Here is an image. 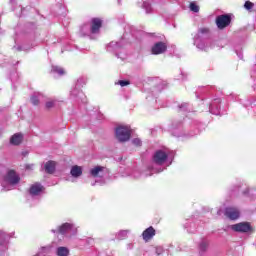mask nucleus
<instances>
[{
    "label": "nucleus",
    "instance_id": "obj_1",
    "mask_svg": "<svg viewBox=\"0 0 256 256\" xmlns=\"http://www.w3.org/2000/svg\"><path fill=\"white\" fill-rule=\"evenodd\" d=\"M115 135L120 143H125L131 139V128L129 126H118Z\"/></svg>",
    "mask_w": 256,
    "mask_h": 256
},
{
    "label": "nucleus",
    "instance_id": "obj_2",
    "mask_svg": "<svg viewBox=\"0 0 256 256\" xmlns=\"http://www.w3.org/2000/svg\"><path fill=\"white\" fill-rule=\"evenodd\" d=\"M232 231L236 233H250L253 232V227L249 222H240L231 226Z\"/></svg>",
    "mask_w": 256,
    "mask_h": 256
},
{
    "label": "nucleus",
    "instance_id": "obj_3",
    "mask_svg": "<svg viewBox=\"0 0 256 256\" xmlns=\"http://www.w3.org/2000/svg\"><path fill=\"white\" fill-rule=\"evenodd\" d=\"M216 25L218 29L223 30L231 25V15L222 14L216 17Z\"/></svg>",
    "mask_w": 256,
    "mask_h": 256
},
{
    "label": "nucleus",
    "instance_id": "obj_4",
    "mask_svg": "<svg viewBox=\"0 0 256 256\" xmlns=\"http://www.w3.org/2000/svg\"><path fill=\"white\" fill-rule=\"evenodd\" d=\"M4 181L9 185H17L21 181V177L15 170H8L4 176Z\"/></svg>",
    "mask_w": 256,
    "mask_h": 256
},
{
    "label": "nucleus",
    "instance_id": "obj_5",
    "mask_svg": "<svg viewBox=\"0 0 256 256\" xmlns=\"http://www.w3.org/2000/svg\"><path fill=\"white\" fill-rule=\"evenodd\" d=\"M224 215L227 219H230V221H237V219L241 217V212L235 207H227L224 210Z\"/></svg>",
    "mask_w": 256,
    "mask_h": 256
},
{
    "label": "nucleus",
    "instance_id": "obj_6",
    "mask_svg": "<svg viewBox=\"0 0 256 256\" xmlns=\"http://www.w3.org/2000/svg\"><path fill=\"white\" fill-rule=\"evenodd\" d=\"M167 51V44L165 42H157L151 49L152 55H161Z\"/></svg>",
    "mask_w": 256,
    "mask_h": 256
},
{
    "label": "nucleus",
    "instance_id": "obj_7",
    "mask_svg": "<svg viewBox=\"0 0 256 256\" xmlns=\"http://www.w3.org/2000/svg\"><path fill=\"white\" fill-rule=\"evenodd\" d=\"M167 153H165L162 150H158L155 152L154 156H153V161L154 163H156V165H163V163H165V161H167Z\"/></svg>",
    "mask_w": 256,
    "mask_h": 256
},
{
    "label": "nucleus",
    "instance_id": "obj_8",
    "mask_svg": "<svg viewBox=\"0 0 256 256\" xmlns=\"http://www.w3.org/2000/svg\"><path fill=\"white\" fill-rule=\"evenodd\" d=\"M155 228L153 226L148 227L146 230L142 233V239L145 241V243H149L153 237L156 235Z\"/></svg>",
    "mask_w": 256,
    "mask_h": 256
},
{
    "label": "nucleus",
    "instance_id": "obj_9",
    "mask_svg": "<svg viewBox=\"0 0 256 256\" xmlns=\"http://www.w3.org/2000/svg\"><path fill=\"white\" fill-rule=\"evenodd\" d=\"M103 26V21L99 18H93L92 19V25H91V33H99V30Z\"/></svg>",
    "mask_w": 256,
    "mask_h": 256
},
{
    "label": "nucleus",
    "instance_id": "obj_10",
    "mask_svg": "<svg viewBox=\"0 0 256 256\" xmlns=\"http://www.w3.org/2000/svg\"><path fill=\"white\" fill-rule=\"evenodd\" d=\"M56 166H57V163L53 160H50V161L46 162L44 169H45L46 173H48L49 175H53V173H55Z\"/></svg>",
    "mask_w": 256,
    "mask_h": 256
},
{
    "label": "nucleus",
    "instance_id": "obj_11",
    "mask_svg": "<svg viewBox=\"0 0 256 256\" xmlns=\"http://www.w3.org/2000/svg\"><path fill=\"white\" fill-rule=\"evenodd\" d=\"M41 191H43V185H41L40 183L33 184L29 189L30 195H34V196L39 195Z\"/></svg>",
    "mask_w": 256,
    "mask_h": 256
},
{
    "label": "nucleus",
    "instance_id": "obj_12",
    "mask_svg": "<svg viewBox=\"0 0 256 256\" xmlns=\"http://www.w3.org/2000/svg\"><path fill=\"white\" fill-rule=\"evenodd\" d=\"M11 145H21L23 143V134L16 133L10 138Z\"/></svg>",
    "mask_w": 256,
    "mask_h": 256
},
{
    "label": "nucleus",
    "instance_id": "obj_13",
    "mask_svg": "<svg viewBox=\"0 0 256 256\" xmlns=\"http://www.w3.org/2000/svg\"><path fill=\"white\" fill-rule=\"evenodd\" d=\"M72 177H81L83 175V168L78 165L72 167L70 171Z\"/></svg>",
    "mask_w": 256,
    "mask_h": 256
},
{
    "label": "nucleus",
    "instance_id": "obj_14",
    "mask_svg": "<svg viewBox=\"0 0 256 256\" xmlns=\"http://www.w3.org/2000/svg\"><path fill=\"white\" fill-rule=\"evenodd\" d=\"M72 225L70 223H64L62 226L59 227V233L65 235L67 231H71Z\"/></svg>",
    "mask_w": 256,
    "mask_h": 256
},
{
    "label": "nucleus",
    "instance_id": "obj_15",
    "mask_svg": "<svg viewBox=\"0 0 256 256\" xmlns=\"http://www.w3.org/2000/svg\"><path fill=\"white\" fill-rule=\"evenodd\" d=\"M103 169V166H96L90 170V175H92V177H99V173H101Z\"/></svg>",
    "mask_w": 256,
    "mask_h": 256
},
{
    "label": "nucleus",
    "instance_id": "obj_16",
    "mask_svg": "<svg viewBox=\"0 0 256 256\" xmlns=\"http://www.w3.org/2000/svg\"><path fill=\"white\" fill-rule=\"evenodd\" d=\"M57 255L58 256H69V249L66 247H59L57 249Z\"/></svg>",
    "mask_w": 256,
    "mask_h": 256
},
{
    "label": "nucleus",
    "instance_id": "obj_17",
    "mask_svg": "<svg viewBox=\"0 0 256 256\" xmlns=\"http://www.w3.org/2000/svg\"><path fill=\"white\" fill-rule=\"evenodd\" d=\"M207 249H209V242L207 241H202L199 244V251H201V253H205V251H207Z\"/></svg>",
    "mask_w": 256,
    "mask_h": 256
},
{
    "label": "nucleus",
    "instance_id": "obj_18",
    "mask_svg": "<svg viewBox=\"0 0 256 256\" xmlns=\"http://www.w3.org/2000/svg\"><path fill=\"white\" fill-rule=\"evenodd\" d=\"M190 11H193V13H199V6H197L195 2L190 3Z\"/></svg>",
    "mask_w": 256,
    "mask_h": 256
},
{
    "label": "nucleus",
    "instance_id": "obj_19",
    "mask_svg": "<svg viewBox=\"0 0 256 256\" xmlns=\"http://www.w3.org/2000/svg\"><path fill=\"white\" fill-rule=\"evenodd\" d=\"M245 9H247V11H251V9H253V7H255V4H253V2L251 1H246L244 4Z\"/></svg>",
    "mask_w": 256,
    "mask_h": 256
},
{
    "label": "nucleus",
    "instance_id": "obj_20",
    "mask_svg": "<svg viewBox=\"0 0 256 256\" xmlns=\"http://www.w3.org/2000/svg\"><path fill=\"white\" fill-rule=\"evenodd\" d=\"M117 85H120V87H127V85H131V82L129 80H120Z\"/></svg>",
    "mask_w": 256,
    "mask_h": 256
},
{
    "label": "nucleus",
    "instance_id": "obj_21",
    "mask_svg": "<svg viewBox=\"0 0 256 256\" xmlns=\"http://www.w3.org/2000/svg\"><path fill=\"white\" fill-rule=\"evenodd\" d=\"M198 33H201V35H209L210 30L207 27H203L198 30Z\"/></svg>",
    "mask_w": 256,
    "mask_h": 256
},
{
    "label": "nucleus",
    "instance_id": "obj_22",
    "mask_svg": "<svg viewBox=\"0 0 256 256\" xmlns=\"http://www.w3.org/2000/svg\"><path fill=\"white\" fill-rule=\"evenodd\" d=\"M30 101H31L32 105H39V98H37V96H32L30 98Z\"/></svg>",
    "mask_w": 256,
    "mask_h": 256
},
{
    "label": "nucleus",
    "instance_id": "obj_23",
    "mask_svg": "<svg viewBox=\"0 0 256 256\" xmlns=\"http://www.w3.org/2000/svg\"><path fill=\"white\" fill-rule=\"evenodd\" d=\"M133 145H135V147H141V139L139 138H135L132 140Z\"/></svg>",
    "mask_w": 256,
    "mask_h": 256
},
{
    "label": "nucleus",
    "instance_id": "obj_24",
    "mask_svg": "<svg viewBox=\"0 0 256 256\" xmlns=\"http://www.w3.org/2000/svg\"><path fill=\"white\" fill-rule=\"evenodd\" d=\"M53 107H55V102L53 101L46 102V109H53Z\"/></svg>",
    "mask_w": 256,
    "mask_h": 256
},
{
    "label": "nucleus",
    "instance_id": "obj_25",
    "mask_svg": "<svg viewBox=\"0 0 256 256\" xmlns=\"http://www.w3.org/2000/svg\"><path fill=\"white\" fill-rule=\"evenodd\" d=\"M57 73H59V75H65V70L60 68V69L57 70Z\"/></svg>",
    "mask_w": 256,
    "mask_h": 256
},
{
    "label": "nucleus",
    "instance_id": "obj_26",
    "mask_svg": "<svg viewBox=\"0 0 256 256\" xmlns=\"http://www.w3.org/2000/svg\"><path fill=\"white\" fill-rule=\"evenodd\" d=\"M26 169H31V165H27V166H26Z\"/></svg>",
    "mask_w": 256,
    "mask_h": 256
}]
</instances>
